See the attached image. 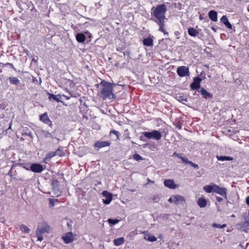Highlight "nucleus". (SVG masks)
I'll list each match as a JSON object with an SVG mask.
<instances>
[{
  "instance_id": "f257e3e1",
  "label": "nucleus",
  "mask_w": 249,
  "mask_h": 249,
  "mask_svg": "<svg viewBox=\"0 0 249 249\" xmlns=\"http://www.w3.org/2000/svg\"><path fill=\"white\" fill-rule=\"evenodd\" d=\"M97 86H100L98 91L103 100H112L115 98V95L113 93V87L116 86L114 83H111L106 81H102Z\"/></svg>"
},
{
  "instance_id": "f03ea898",
  "label": "nucleus",
  "mask_w": 249,
  "mask_h": 249,
  "mask_svg": "<svg viewBox=\"0 0 249 249\" xmlns=\"http://www.w3.org/2000/svg\"><path fill=\"white\" fill-rule=\"evenodd\" d=\"M167 10L166 6L164 4L157 5L153 12L151 13V16L153 17H151L150 20H154L159 19H165Z\"/></svg>"
},
{
  "instance_id": "7ed1b4c3",
  "label": "nucleus",
  "mask_w": 249,
  "mask_h": 249,
  "mask_svg": "<svg viewBox=\"0 0 249 249\" xmlns=\"http://www.w3.org/2000/svg\"><path fill=\"white\" fill-rule=\"evenodd\" d=\"M142 134L148 139H153L157 141L160 140L161 138V133L156 130H152L151 132L144 131L142 132Z\"/></svg>"
},
{
  "instance_id": "20e7f679",
  "label": "nucleus",
  "mask_w": 249,
  "mask_h": 249,
  "mask_svg": "<svg viewBox=\"0 0 249 249\" xmlns=\"http://www.w3.org/2000/svg\"><path fill=\"white\" fill-rule=\"evenodd\" d=\"M177 73L178 75L181 77L189 76L190 73L189 68L184 66L178 67L177 70Z\"/></svg>"
},
{
  "instance_id": "39448f33",
  "label": "nucleus",
  "mask_w": 249,
  "mask_h": 249,
  "mask_svg": "<svg viewBox=\"0 0 249 249\" xmlns=\"http://www.w3.org/2000/svg\"><path fill=\"white\" fill-rule=\"evenodd\" d=\"M202 79L199 76L194 78L193 82L190 84V87L191 90H198L200 88V82Z\"/></svg>"
},
{
  "instance_id": "423d86ee",
  "label": "nucleus",
  "mask_w": 249,
  "mask_h": 249,
  "mask_svg": "<svg viewBox=\"0 0 249 249\" xmlns=\"http://www.w3.org/2000/svg\"><path fill=\"white\" fill-rule=\"evenodd\" d=\"M50 226L46 222H43L38 226L36 231L41 233H48L50 231Z\"/></svg>"
},
{
  "instance_id": "0eeeda50",
  "label": "nucleus",
  "mask_w": 249,
  "mask_h": 249,
  "mask_svg": "<svg viewBox=\"0 0 249 249\" xmlns=\"http://www.w3.org/2000/svg\"><path fill=\"white\" fill-rule=\"evenodd\" d=\"M30 170L34 173H40L43 171L44 168L41 164L34 163L30 165Z\"/></svg>"
},
{
  "instance_id": "6e6552de",
  "label": "nucleus",
  "mask_w": 249,
  "mask_h": 249,
  "mask_svg": "<svg viewBox=\"0 0 249 249\" xmlns=\"http://www.w3.org/2000/svg\"><path fill=\"white\" fill-rule=\"evenodd\" d=\"M227 199V189L225 187H221L216 184L215 186L214 192Z\"/></svg>"
},
{
  "instance_id": "1a4fd4ad",
  "label": "nucleus",
  "mask_w": 249,
  "mask_h": 249,
  "mask_svg": "<svg viewBox=\"0 0 249 249\" xmlns=\"http://www.w3.org/2000/svg\"><path fill=\"white\" fill-rule=\"evenodd\" d=\"M102 195L105 198L103 199L104 203L106 205L109 204L112 200V194L107 191H104L102 192Z\"/></svg>"
},
{
  "instance_id": "9d476101",
  "label": "nucleus",
  "mask_w": 249,
  "mask_h": 249,
  "mask_svg": "<svg viewBox=\"0 0 249 249\" xmlns=\"http://www.w3.org/2000/svg\"><path fill=\"white\" fill-rule=\"evenodd\" d=\"M63 241L66 244H69L72 242L74 240V237L72 232L67 233L64 236H62Z\"/></svg>"
},
{
  "instance_id": "9b49d317",
  "label": "nucleus",
  "mask_w": 249,
  "mask_h": 249,
  "mask_svg": "<svg viewBox=\"0 0 249 249\" xmlns=\"http://www.w3.org/2000/svg\"><path fill=\"white\" fill-rule=\"evenodd\" d=\"M51 184L52 186V188L53 190L55 191V194L57 196H59V194L60 193L59 189V182L57 179L53 178L51 180Z\"/></svg>"
},
{
  "instance_id": "f8f14e48",
  "label": "nucleus",
  "mask_w": 249,
  "mask_h": 249,
  "mask_svg": "<svg viewBox=\"0 0 249 249\" xmlns=\"http://www.w3.org/2000/svg\"><path fill=\"white\" fill-rule=\"evenodd\" d=\"M185 202V198L178 195H174V204L176 205H183Z\"/></svg>"
},
{
  "instance_id": "ddd939ff",
  "label": "nucleus",
  "mask_w": 249,
  "mask_h": 249,
  "mask_svg": "<svg viewBox=\"0 0 249 249\" xmlns=\"http://www.w3.org/2000/svg\"><path fill=\"white\" fill-rule=\"evenodd\" d=\"M198 92L200 93L202 97L205 99L212 98L213 94L209 92L204 88H201Z\"/></svg>"
},
{
  "instance_id": "4468645a",
  "label": "nucleus",
  "mask_w": 249,
  "mask_h": 249,
  "mask_svg": "<svg viewBox=\"0 0 249 249\" xmlns=\"http://www.w3.org/2000/svg\"><path fill=\"white\" fill-rule=\"evenodd\" d=\"M215 185L214 183H211L210 185H205L203 188V190L207 193H214Z\"/></svg>"
},
{
  "instance_id": "2eb2a0df",
  "label": "nucleus",
  "mask_w": 249,
  "mask_h": 249,
  "mask_svg": "<svg viewBox=\"0 0 249 249\" xmlns=\"http://www.w3.org/2000/svg\"><path fill=\"white\" fill-rule=\"evenodd\" d=\"M240 228L244 231H246L249 228V215L245 217V221L240 224Z\"/></svg>"
},
{
  "instance_id": "dca6fc26",
  "label": "nucleus",
  "mask_w": 249,
  "mask_h": 249,
  "mask_svg": "<svg viewBox=\"0 0 249 249\" xmlns=\"http://www.w3.org/2000/svg\"><path fill=\"white\" fill-rule=\"evenodd\" d=\"M164 184L165 187L170 189H175L176 187V184L172 179H165L164 181Z\"/></svg>"
},
{
  "instance_id": "f3484780",
  "label": "nucleus",
  "mask_w": 249,
  "mask_h": 249,
  "mask_svg": "<svg viewBox=\"0 0 249 249\" xmlns=\"http://www.w3.org/2000/svg\"><path fill=\"white\" fill-rule=\"evenodd\" d=\"M220 21L226 26L227 28H228L229 29H232V26L229 22L228 18L226 15H224L221 17V18H220Z\"/></svg>"
},
{
  "instance_id": "a211bd4d",
  "label": "nucleus",
  "mask_w": 249,
  "mask_h": 249,
  "mask_svg": "<svg viewBox=\"0 0 249 249\" xmlns=\"http://www.w3.org/2000/svg\"><path fill=\"white\" fill-rule=\"evenodd\" d=\"M110 145V143L107 141H98L94 143V145L95 147L98 148V149L108 146Z\"/></svg>"
},
{
  "instance_id": "6ab92c4d",
  "label": "nucleus",
  "mask_w": 249,
  "mask_h": 249,
  "mask_svg": "<svg viewBox=\"0 0 249 249\" xmlns=\"http://www.w3.org/2000/svg\"><path fill=\"white\" fill-rule=\"evenodd\" d=\"M209 18L213 21L217 20V13L214 10H211L208 13Z\"/></svg>"
},
{
  "instance_id": "aec40b11",
  "label": "nucleus",
  "mask_w": 249,
  "mask_h": 249,
  "mask_svg": "<svg viewBox=\"0 0 249 249\" xmlns=\"http://www.w3.org/2000/svg\"><path fill=\"white\" fill-rule=\"evenodd\" d=\"M21 135L22 136H29L31 138H33L32 132L27 127L23 128L21 131Z\"/></svg>"
},
{
  "instance_id": "412c9836",
  "label": "nucleus",
  "mask_w": 249,
  "mask_h": 249,
  "mask_svg": "<svg viewBox=\"0 0 249 249\" xmlns=\"http://www.w3.org/2000/svg\"><path fill=\"white\" fill-rule=\"evenodd\" d=\"M76 39L79 43H83L86 40V36L82 33H77L75 36Z\"/></svg>"
},
{
  "instance_id": "4be33fe9",
  "label": "nucleus",
  "mask_w": 249,
  "mask_h": 249,
  "mask_svg": "<svg viewBox=\"0 0 249 249\" xmlns=\"http://www.w3.org/2000/svg\"><path fill=\"white\" fill-rule=\"evenodd\" d=\"M207 201L206 199L202 197L199 198L197 201V204L200 208L205 207L207 205Z\"/></svg>"
},
{
  "instance_id": "5701e85b",
  "label": "nucleus",
  "mask_w": 249,
  "mask_h": 249,
  "mask_svg": "<svg viewBox=\"0 0 249 249\" xmlns=\"http://www.w3.org/2000/svg\"><path fill=\"white\" fill-rule=\"evenodd\" d=\"M39 120L44 124L50 123V119H49L48 114L46 112L44 113L39 116Z\"/></svg>"
},
{
  "instance_id": "b1692460",
  "label": "nucleus",
  "mask_w": 249,
  "mask_h": 249,
  "mask_svg": "<svg viewBox=\"0 0 249 249\" xmlns=\"http://www.w3.org/2000/svg\"><path fill=\"white\" fill-rule=\"evenodd\" d=\"M143 44L146 46H151L153 45V40L151 37H146L143 40Z\"/></svg>"
},
{
  "instance_id": "393cba45",
  "label": "nucleus",
  "mask_w": 249,
  "mask_h": 249,
  "mask_svg": "<svg viewBox=\"0 0 249 249\" xmlns=\"http://www.w3.org/2000/svg\"><path fill=\"white\" fill-rule=\"evenodd\" d=\"M164 19H159L158 20H153L154 22H155L156 23L158 24L159 26V31H162L164 29Z\"/></svg>"
},
{
  "instance_id": "a878e982",
  "label": "nucleus",
  "mask_w": 249,
  "mask_h": 249,
  "mask_svg": "<svg viewBox=\"0 0 249 249\" xmlns=\"http://www.w3.org/2000/svg\"><path fill=\"white\" fill-rule=\"evenodd\" d=\"M188 33L189 36L195 37L198 35L199 32L195 28L191 27L188 29Z\"/></svg>"
},
{
  "instance_id": "bb28decb",
  "label": "nucleus",
  "mask_w": 249,
  "mask_h": 249,
  "mask_svg": "<svg viewBox=\"0 0 249 249\" xmlns=\"http://www.w3.org/2000/svg\"><path fill=\"white\" fill-rule=\"evenodd\" d=\"M216 159L218 160L219 161H225V160H232L233 158L230 156H216Z\"/></svg>"
},
{
  "instance_id": "cd10ccee",
  "label": "nucleus",
  "mask_w": 249,
  "mask_h": 249,
  "mask_svg": "<svg viewBox=\"0 0 249 249\" xmlns=\"http://www.w3.org/2000/svg\"><path fill=\"white\" fill-rule=\"evenodd\" d=\"M124 237H119L116 239H115L113 240V243L114 245L116 246H120L124 244Z\"/></svg>"
},
{
  "instance_id": "c85d7f7f",
  "label": "nucleus",
  "mask_w": 249,
  "mask_h": 249,
  "mask_svg": "<svg viewBox=\"0 0 249 249\" xmlns=\"http://www.w3.org/2000/svg\"><path fill=\"white\" fill-rule=\"evenodd\" d=\"M144 239L146 240H147V241H149L152 242L156 241L157 240V237H155L154 235H150L148 233H146L145 234Z\"/></svg>"
},
{
  "instance_id": "c756f323",
  "label": "nucleus",
  "mask_w": 249,
  "mask_h": 249,
  "mask_svg": "<svg viewBox=\"0 0 249 249\" xmlns=\"http://www.w3.org/2000/svg\"><path fill=\"white\" fill-rule=\"evenodd\" d=\"M11 84L18 85L19 83V80L17 77H10L8 78Z\"/></svg>"
},
{
  "instance_id": "7c9ffc66",
  "label": "nucleus",
  "mask_w": 249,
  "mask_h": 249,
  "mask_svg": "<svg viewBox=\"0 0 249 249\" xmlns=\"http://www.w3.org/2000/svg\"><path fill=\"white\" fill-rule=\"evenodd\" d=\"M48 94L49 95V99L50 100H53L54 101H56L57 102H61V103H63L62 101H61V100H60L58 98H57V96H61V95H60L59 94H58L57 95H55L53 94H52V93H48Z\"/></svg>"
},
{
  "instance_id": "2f4dec72",
  "label": "nucleus",
  "mask_w": 249,
  "mask_h": 249,
  "mask_svg": "<svg viewBox=\"0 0 249 249\" xmlns=\"http://www.w3.org/2000/svg\"><path fill=\"white\" fill-rule=\"evenodd\" d=\"M19 228L20 230L22 232L26 233H29L30 231V230L28 228V227L24 224L21 225L19 226Z\"/></svg>"
},
{
  "instance_id": "473e14b6",
  "label": "nucleus",
  "mask_w": 249,
  "mask_h": 249,
  "mask_svg": "<svg viewBox=\"0 0 249 249\" xmlns=\"http://www.w3.org/2000/svg\"><path fill=\"white\" fill-rule=\"evenodd\" d=\"M108 224L110 225V226L115 225V224H117L119 222L120 220L117 219H111L109 218L107 220Z\"/></svg>"
},
{
  "instance_id": "72a5a7b5",
  "label": "nucleus",
  "mask_w": 249,
  "mask_h": 249,
  "mask_svg": "<svg viewBox=\"0 0 249 249\" xmlns=\"http://www.w3.org/2000/svg\"><path fill=\"white\" fill-rule=\"evenodd\" d=\"M55 156L56 155L54 152H50L47 154L45 160H50Z\"/></svg>"
},
{
  "instance_id": "f704fd0d",
  "label": "nucleus",
  "mask_w": 249,
  "mask_h": 249,
  "mask_svg": "<svg viewBox=\"0 0 249 249\" xmlns=\"http://www.w3.org/2000/svg\"><path fill=\"white\" fill-rule=\"evenodd\" d=\"M54 152L56 156H59L62 157L64 155V152L62 149H60V148H58Z\"/></svg>"
},
{
  "instance_id": "c9c22d12",
  "label": "nucleus",
  "mask_w": 249,
  "mask_h": 249,
  "mask_svg": "<svg viewBox=\"0 0 249 249\" xmlns=\"http://www.w3.org/2000/svg\"><path fill=\"white\" fill-rule=\"evenodd\" d=\"M226 226V225L225 224H224L221 225L218 224L213 223V225H212V227L213 228H214L222 229V228H225Z\"/></svg>"
},
{
  "instance_id": "e433bc0d",
  "label": "nucleus",
  "mask_w": 249,
  "mask_h": 249,
  "mask_svg": "<svg viewBox=\"0 0 249 249\" xmlns=\"http://www.w3.org/2000/svg\"><path fill=\"white\" fill-rule=\"evenodd\" d=\"M133 157V159L137 161H140L143 159L142 157L137 153L135 154Z\"/></svg>"
},
{
  "instance_id": "4c0bfd02",
  "label": "nucleus",
  "mask_w": 249,
  "mask_h": 249,
  "mask_svg": "<svg viewBox=\"0 0 249 249\" xmlns=\"http://www.w3.org/2000/svg\"><path fill=\"white\" fill-rule=\"evenodd\" d=\"M36 235L37 237V240L39 241H42L43 240V236H42V234L40 232H37V231H36Z\"/></svg>"
},
{
  "instance_id": "58836bf2",
  "label": "nucleus",
  "mask_w": 249,
  "mask_h": 249,
  "mask_svg": "<svg viewBox=\"0 0 249 249\" xmlns=\"http://www.w3.org/2000/svg\"><path fill=\"white\" fill-rule=\"evenodd\" d=\"M49 206L50 207H53L54 202L57 201V199L49 198Z\"/></svg>"
},
{
  "instance_id": "ea45409f",
  "label": "nucleus",
  "mask_w": 249,
  "mask_h": 249,
  "mask_svg": "<svg viewBox=\"0 0 249 249\" xmlns=\"http://www.w3.org/2000/svg\"><path fill=\"white\" fill-rule=\"evenodd\" d=\"M110 134H113L115 135L116 136L117 139H118L119 137L120 136V133L118 131H116L115 130H111L110 131Z\"/></svg>"
},
{
  "instance_id": "a19ab883",
  "label": "nucleus",
  "mask_w": 249,
  "mask_h": 249,
  "mask_svg": "<svg viewBox=\"0 0 249 249\" xmlns=\"http://www.w3.org/2000/svg\"><path fill=\"white\" fill-rule=\"evenodd\" d=\"M178 100L180 101V102H182V101L187 102V99L184 98L182 96H179L178 97Z\"/></svg>"
},
{
  "instance_id": "79ce46f5",
  "label": "nucleus",
  "mask_w": 249,
  "mask_h": 249,
  "mask_svg": "<svg viewBox=\"0 0 249 249\" xmlns=\"http://www.w3.org/2000/svg\"><path fill=\"white\" fill-rule=\"evenodd\" d=\"M168 201L170 203H174V195L172 196L168 199Z\"/></svg>"
},
{
  "instance_id": "37998d69",
  "label": "nucleus",
  "mask_w": 249,
  "mask_h": 249,
  "mask_svg": "<svg viewBox=\"0 0 249 249\" xmlns=\"http://www.w3.org/2000/svg\"><path fill=\"white\" fill-rule=\"evenodd\" d=\"M181 160H182V162L185 163H189V162L190 161H189L185 157H183L182 158H181Z\"/></svg>"
},
{
  "instance_id": "c03bdc74",
  "label": "nucleus",
  "mask_w": 249,
  "mask_h": 249,
  "mask_svg": "<svg viewBox=\"0 0 249 249\" xmlns=\"http://www.w3.org/2000/svg\"><path fill=\"white\" fill-rule=\"evenodd\" d=\"M45 138H51L52 137V134L49 132H45Z\"/></svg>"
},
{
  "instance_id": "a18cd8bd",
  "label": "nucleus",
  "mask_w": 249,
  "mask_h": 249,
  "mask_svg": "<svg viewBox=\"0 0 249 249\" xmlns=\"http://www.w3.org/2000/svg\"><path fill=\"white\" fill-rule=\"evenodd\" d=\"M189 164H191L195 168H198V166L197 164H196L195 163H193L192 161H190L189 162Z\"/></svg>"
},
{
  "instance_id": "49530a36",
  "label": "nucleus",
  "mask_w": 249,
  "mask_h": 249,
  "mask_svg": "<svg viewBox=\"0 0 249 249\" xmlns=\"http://www.w3.org/2000/svg\"><path fill=\"white\" fill-rule=\"evenodd\" d=\"M23 165V168H25L26 170H30V165L28 164H22Z\"/></svg>"
},
{
  "instance_id": "de8ad7c7",
  "label": "nucleus",
  "mask_w": 249,
  "mask_h": 249,
  "mask_svg": "<svg viewBox=\"0 0 249 249\" xmlns=\"http://www.w3.org/2000/svg\"><path fill=\"white\" fill-rule=\"evenodd\" d=\"M216 199L218 202H221L223 200V198L220 196H216Z\"/></svg>"
},
{
  "instance_id": "09e8293b",
  "label": "nucleus",
  "mask_w": 249,
  "mask_h": 249,
  "mask_svg": "<svg viewBox=\"0 0 249 249\" xmlns=\"http://www.w3.org/2000/svg\"><path fill=\"white\" fill-rule=\"evenodd\" d=\"M46 124H48L50 127H52L53 126V124L52 123V122L50 120V123Z\"/></svg>"
},
{
  "instance_id": "8fccbe9b",
  "label": "nucleus",
  "mask_w": 249,
  "mask_h": 249,
  "mask_svg": "<svg viewBox=\"0 0 249 249\" xmlns=\"http://www.w3.org/2000/svg\"><path fill=\"white\" fill-rule=\"evenodd\" d=\"M24 53L27 55H29L30 54V52L28 50H24Z\"/></svg>"
},
{
  "instance_id": "3c124183",
  "label": "nucleus",
  "mask_w": 249,
  "mask_h": 249,
  "mask_svg": "<svg viewBox=\"0 0 249 249\" xmlns=\"http://www.w3.org/2000/svg\"><path fill=\"white\" fill-rule=\"evenodd\" d=\"M160 32H162L164 35L168 34V32H166L164 29H163L162 31H160Z\"/></svg>"
},
{
  "instance_id": "603ef678",
  "label": "nucleus",
  "mask_w": 249,
  "mask_h": 249,
  "mask_svg": "<svg viewBox=\"0 0 249 249\" xmlns=\"http://www.w3.org/2000/svg\"><path fill=\"white\" fill-rule=\"evenodd\" d=\"M246 203L247 204L249 205V196H248L247 198H246Z\"/></svg>"
},
{
  "instance_id": "864d4df0",
  "label": "nucleus",
  "mask_w": 249,
  "mask_h": 249,
  "mask_svg": "<svg viewBox=\"0 0 249 249\" xmlns=\"http://www.w3.org/2000/svg\"><path fill=\"white\" fill-rule=\"evenodd\" d=\"M63 97H64L67 100H69L70 99L71 97L70 96H66V95H62Z\"/></svg>"
},
{
  "instance_id": "5fc2aeb1",
  "label": "nucleus",
  "mask_w": 249,
  "mask_h": 249,
  "mask_svg": "<svg viewBox=\"0 0 249 249\" xmlns=\"http://www.w3.org/2000/svg\"><path fill=\"white\" fill-rule=\"evenodd\" d=\"M7 64L9 65L11 68L14 69V65L12 63H8Z\"/></svg>"
},
{
  "instance_id": "6e6d98bb",
  "label": "nucleus",
  "mask_w": 249,
  "mask_h": 249,
  "mask_svg": "<svg viewBox=\"0 0 249 249\" xmlns=\"http://www.w3.org/2000/svg\"><path fill=\"white\" fill-rule=\"evenodd\" d=\"M181 155H182L181 154H178V155H177V156L178 158H180V159H181V158H183V157H182Z\"/></svg>"
},
{
  "instance_id": "4d7b16f0",
  "label": "nucleus",
  "mask_w": 249,
  "mask_h": 249,
  "mask_svg": "<svg viewBox=\"0 0 249 249\" xmlns=\"http://www.w3.org/2000/svg\"><path fill=\"white\" fill-rule=\"evenodd\" d=\"M12 169H11L9 172H8V175H9L10 176L12 177Z\"/></svg>"
},
{
  "instance_id": "13d9d810",
  "label": "nucleus",
  "mask_w": 249,
  "mask_h": 249,
  "mask_svg": "<svg viewBox=\"0 0 249 249\" xmlns=\"http://www.w3.org/2000/svg\"><path fill=\"white\" fill-rule=\"evenodd\" d=\"M140 140L143 142H145L146 140L144 139L142 137H140Z\"/></svg>"
},
{
  "instance_id": "bf43d9fd",
  "label": "nucleus",
  "mask_w": 249,
  "mask_h": 249,
  "mask_svg": "<svg viewBox=\"0 0 249 249\" xmlns=\"http://www.w3.org/2000/svg\"><path fill=\"white\" fill-rule=\"evenodd\" d=\"M211 28H212V29L214 32H216V29L214 28V27H213H213H211Z\"/></svg>"
},
{
  "instance_id": "052dcab7",
  "label": "nucleus",
  "mask_w": 249,
  "mask_h": 249,
  "mask_svg": "<svg viewBox=\"0 0 249 249\" xmlns=\"http://www.w3.org/2000/svg\"><path fill=\"white\" fill-rule=\"evenodd\" d=\"M4 109V107H3V106L1 104H0V109Z\"/></svg>"
},
{
  "instance_id": "680f3d73",
  "label": "nucleus",
  "mask_w": 249,
  "mask_h": 249,
  "mask_svg": "<svg viewBox=\"0 0 249 249\" xmlns=\"http://www.w3.org/2000/svg\"><path fill=\"white\" fill-rule=\"evenodd\" d=\"M199 19L200 20H202L203 19V17H202V15H200L199 16Z\"/></svg>"
},
{
  "instance_id": "e2e57ef3",
  "label": "nucleus",
  "mask_w": 249,
  "mask_h": 249,
  "mask_svg": "<svg viewBox=\"0 0 249 249\" xmlns=\"http://www.w3.org/2000/svg\"><path fill=\"white\" fill-rule=\"evenodd\" d=\"M178 154V153H177L176 152H175V153L173 154V156H177Z\"/></svg>"
},
{
  "instance_id": "0e129e2a",
  "label": "nucleus",
  "mask_w": 249,
  "mask_h": 249,
  "mask_svg": "<svg viewBox=\"0 0 249 249\" xmlns=\"http://www.w3.org/2000/svg\"><path fill=\"white\" fill-rule=\"evenodd\" d=\"M177 127H178V129H181V126L180 125H177Z\"/></svg>"
},
{
  "instance_id": "69168bd1",
  "label": "nucleus",
  "mask_w": 249,
  "mask_h": 249,
  "mask_svg": "<svg viewBox=\"0 0 249 249\" xmlns=\"http://www.w3.org/2000/svg\"><path fill=\"white\" fill-rule=\"evenodd\" d=\"M147 145H148V143L144 144L143 145V147H144H144H146V146H147Z\"/></svg>"
},
{
  "instance_id": "338daca9",
  "label": "nucleus",
  "mask_w": 249,
  "mask_h": 249,
  "mask_svg": "<svg viewBox=\"0 0 249 249\" xmlns=\"http://www.w3.org/2000/svg\"><path fill=\"white\" fill-rule=\"evenodd\" d=\"M131 143H132V144H136V143H135V142H133V141H131Z\"/></svg>"
},
{
  "instance_id": "774afa93",
  "label": "nucleus",
  "mask_w": 249,
  "mask_h": 249,
  "mask_svg": "<svg viewBox=\"0 0 249 249\" xmlns=\"http://www.w3.org/2000/svg\"><path fill=\"white\" fill-rule=\"evenodd\" d=\"M194 95H197V93H196V92H195L194 93Z\"/></svg>"
}]
</instances>
